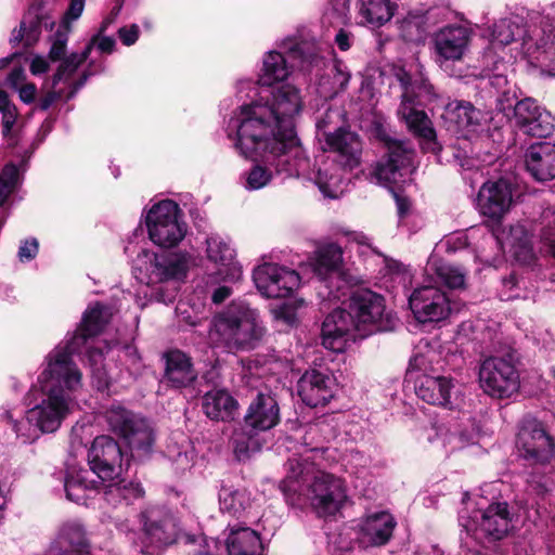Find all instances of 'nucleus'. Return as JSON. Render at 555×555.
Listing matches in <instances>:
<instances>
[{"label": "nucleus", "instance_id": "obj_1", "mask_svg": "<svg viewBox=\"0 0 555 555\" xmlns=\"http://www.w3.org/2000/svg\"><path fill=\"white\" fill-rule=\"evenodd\" d=\"M111 317V308L96 302L85 312L74 335L47 354L37 379L40 397L28 409V420L41 433H55L63 421L79 406L78 396L82 390L83 379L73 354L81 353L86 348L94 387L99 390L108 388L111 377L103 364L102 343H95L93 337L102 331Z\"/></svg>", "mask_w": 555, "mask_h": 555}, {"label": "nucleus", "instance_id": "obj_2", "mask_svg": "<svg viewBox=\"0 0 555 555\" xmlns=\"http://www.w3.org/2000/svg\"><path fill=\"white\" fill-rule=\"evenodd\" d=\"M262 72L258 79L259 99L243 105L229 121V137L237 132V146L248 154L261 149L264 163L279 171L307 175L309 160L295 132V118L302 109L299 90L284 82L285 72Z\"/></svg>", "mask_w": 555, "mask_h": 555}, {"label": "nucleus", "instance_id": "obj_3", "mask_svg": "<svg viewBox=\"0 0 555 555\" xmlns=\"http://www.w3.org/2000/svg\"><path fill=\"white\" fill-rule=\"evenodd\" d=\"M317 428L310 427L304 438V451L299 457L289 459L287 475L281 482V490L295 506L309 504L321 517L338 513L348 500L345 480L324 470H315L310 460L324 453L323 446H312Z\"/></svg>", "mask_w": 555, "mask_h": 555}, {"label": "nucleus", "instance_id": "obj_4", "mask_svg": "<svg viewBox=\"0 0 555 555\" xmlns=\"http://www.w3.org/2000/svg\"><path fill=\"white\" fill-rule=\"evenodd\" d=\"M395 317L385 312L384 298L369 289H359L333 310L322 324V344L325 348L340 350L343 341L353 332L356 337H365L375 332L391 330Z\"/></svg>", "mask_w": 555, "mask_h": 555}, {"label": "nucleus", "instance_id": "obj_5", "mask_svg": "<svg viewBox=\"0 0 555 555\" xmlns=\"http://www.w3.org/2000/svg\"><path fill=\"white\" fill-rule=\"evenodd\" d=\"M90 468L69 466L64 488L66 498L76 503H85L88 493L96 490L100 483L121 477L129 466L119 444L108 436L96 437L88 453Z\"/></svg>", "mask_w": 555, "mask_h": 555}, {"label": "nucleus", "instance_id": "obj_6", "mask_svg": "<svg viewBox=\"0 0 555 555\" xmlns=\"http://www.w3.org/2000/svg\"><path fill=\"white\" fill-rule=\"evenodd\" d=\"M266 332L256 309L245 302H232L214 315L208 338L211 345L229 352L249 351L261 344Z\"/></svg>", "mask_w": 555, "mask_h": 555}, {"label": "nucleus", "instance_id": "obj_7", "mask_svg": "<svg viewBox=\"0 0 555 555\" xmlns=\"http://www.w3.org/2000/svg\"><path fill=\"white\" fill-rule=\"evenodd\" d=\"M398 79L403 87L398 115L411 132L426 141L436 139V131L427 114L416 105L438 106L440 95L422 72H400Z\"/></svg>", "mask_w": 555, "mask_h": 555}, {"label": "nucleus", "instance_id": "obj_8", "mask_svg": "<svg viewBox=\"0 0 555 555\" xmlns=\"http://www.w3.org/2000/svg\"><path fill=\"white\" fill-rule=\"evenodd\" d=\"M189 264L188 253L157 254L141 248L133 259V272L137 280L146 285L180 282L186 278Z\"/></svg>", "mask_w": 555, "mask_h": 555}, {"label": "nucleus", "instance_id": "obj_9", "mask_svg": "<svg viewBox=\"0 0 555 555\" xmlns=\"http://www.w3.org/2000/svg\"><path fill=\"white\" fill-rule=\"evenodd\" d=\"M145 227L149 238L163 248L179 245L188 232L182 210L171 199L160 201L146 211Z\"/></svg>", "mask_w": 555, "mask_h": 555}, {"label": "nucleus", "instance_id": "obj_10", "mask_svg": "<svg viewBox=\"0 0 555 555\" xmlns=\"http://www.w3.org/2000/svg\"><path fill=\"white\" fill-rule=\"evenodd\" d=\"M106 421L109 428L126 441L132 457L143 459L152 452L154 430L145 418L119 405H112L106 411Z\"/></svg>", "mask_w": 555, "mask_h": 555}, {"label": "nucleus", "instance_id": "obj_11", "mask_svg": "<svg viewBox=\"0 0 555 555\" xmlns=\"http://www.w3.org/2000/svg\"><path fill=\"white\" fill-rule=\"evenodd\" d=\"M143 533L140 538V552L152 554L150 548H163L173 544L181 528L176 516L163 507H149L141 513Z\"/></svg>", "mask_w": 555, "mask_h": 555}, {"label": "nucleus", "instance_id": "obj_12", "mask_svg": "<svg viewBox=\"0 0 555 555\" xmlns=\"http://www.w3.org/2000/svg\"><path fill=\"white\" fill-rule=\"evenodd\" d=\"M204 253L207 261L215 268L207 274V284L237 283L242 280L243 269L228 237L218 233L209 234L205 240Z\"/></svg>", "mask_w": 555, "mask_h": 555}, {"label": "nucleus", "instance_id": "obj_13", "mask_svg": "<svg viewBox=\"0 0 555 555\" xmlns=\"http://www.w3.org/2000/svg\"><path fill=\"white\" fill-rule=\"evenodd\" d=\"M415 151L404 141L387 142V155L375 167L374 176L382 185H399L411 180L415 170Z\"/></svg>", "mask_w": 555, "mask_h": 555}, {"label": "nucleus", "instance_id": "obj_14", "mask_svg": "<svg viewBox=\"0 0 555 555\" xmlns=\"http://www.w3.org/2000/svg\"><path fill=\"white\" fill-rule=\"evenodd\" d=\"M479 383L487 395L499 399L511 398L520 385L515 365L501 357H490L481 363Z\"/></svg>", "mask_w": 555, "mask_h": 555}, {"label": "nucleus", "instance_id": "obj_15", "mask_svg": "<svg viewBox=\"0 0 555 555\" xmlns=\"http://www.w3.org/2000/svg\"><path fill=\"white\" fill-rule=\"evenodd\" d=\"M253 280L258 292L267 298L287 297L300 285V276L295 270L272 262L257 266Z\"/></svg>", "mask_w": 555, "mask_h": 555}, {"label": "nucleus", "instance_id": "obj_16", "mask_svg": "<svg viewBox=\"0 0 555 555\" xmlns=\"http://www.w3.org/2000/svg\"><path fill=\"white\" fill-rule=\"evenodd\" d=\"M415 393L428 404L455 409L463 401L460 384L450 376L421 373L415 378Z\"/></svg>", "mask_w": 555, "mask_h": 555}, {"label": "nucleus", "instance_id": "obj_17", "mask_svg": "<svg viewBox=\"0 0 555 555\" xmlns=\"http://www.w3.org/2000/svg\"><path fill=\"white\" fill-rule=\"evenodd\" d=\"M330 12L340 22L349 20L350 0H330ZM361 23L371 28H379L395 15L397 5L391 0H357Z\"/></svg>", "mask_w": 555, "mask_h": 555}, {"label": "nucleus", "instance_id": "obj_18", "mask_svg": "<svg viewBox=\"0 0 555 555\" xmlns=\"http://www.w3.org/2000/svg\"><path fill=\"white\" fill-rule=\"evenodd\" d=\"M513 205V184L505 178L489 180L479 189L476 206L479 214L499 223Z\"/></svg>", "mask_w": 555, "mask_h": 555}, {"label": "nucleus", "instance_id": "obj_19", "mask_svg": "<svg viewBox=\"0 0 555 555\" xmlns=\"http://www.w3.org/2000/svg\"><path fill=\"white\" fill-rule=\"evenodd\" d=\"M409 306L421 323L440 322L451 313L449 297L434 285L415 288L409 296Z\"/></svg>", "mask_w": 555, "mask_h": 555}, {"label": "nucleus", "instance_id": "obj_20", "mask_svg": "<svg viewBox=\"0 0 555 555\" xmlns=\"http://www.w3.org/2000/svg\"><path fill=\"white\" fill-rule=\"evenodd\" d=\"M517 448L524 457L537 463L547 462L555 452V443L542 423L524 420L517 435Z\"/></svg>", "mask_w": 555, "mask_h": 555}, {"label": "nucleus", "instance_id": "obj_21", "mask_svg": "<svg viewBox=\"0 0 555 555\" xmlns=\"http://www.w3.org/2000/svg\"><path fill=\"white\" fill-rule=\"evenodd\" d=\"M460 519L467 531H480L493 539H502L512 528V518L505 502L489 505L483 511L475 513L470 520L465 521V515Z\"/></svg>", "mask_w": 555, "mask_h": 555}, {"label": "nucleus", "instance_id": "obj_22", "mask_svg": "<svg viewBox=\"0 0 555 555\" xmlns=\"http://www.w3.org/2000/svg\"><path fill=\"white\" fill-rule=\"evenodd\" d=\"M335 389L336 382L328 370H308L297 383L298 396L311 408L328 403L334 397Z\"/></svg>", "mask_w": 555, "mask_h": 555}, {"label": "nucleus", "instance_id": "obj_23", "mask_svg": "<svg viewBox=\"0 0 555 555\" xmlns=\"http://www.w3.org/2000/svg\"><path fill=\"white\" fill-rule=\"evenodd\" d=\"M295 67H327L326 59L313 46L302 44L291 49L286 55L270 51L263 57V69H294Z\"/></svg>", "mask_w": 555, "mask_h": 555}, {"label": "nucleus", "instance_id": "obj_24", "mask_svg": "<svg viewBox=\"0 0 555 555\" xmlns=\"http://www.w3.org/2000/svg\"><path fill=\"white\" fill-rule=\"evenodd\" d=\"M515 124L525 134L546 138L554 130L553 117L531 98L518 101L514 107Z\"/></svg>", "mask_w": 555, "mask_h": 555}, {"label": "nucleus", "instance_id": "obj_25", "mask_svg": "<svg viewBox=\"0 0 555 555\" xmlns=\"http://www.w3.org/2000/svg\"><path fill=\"white\" fill-rule=\"evenodd\" d=\"M442 118L450 131L467 137L477 132L488 121V115L469 102L453 101L446 105Z\"/></svg>", "mask_w": 555, "mask_h": 555}, {"label": "nucleus", "instance_id": "obj_26", "mask_svg": "<svg viewBox=\"0 0 555 555\" xmlns=\"http://www.w3.org/2000/svg\"><path fill=\"white\" fill-rule=\"evenodd\" d=\"M324 150L334 152L336 162L344 168L353 169L361 162L362 143L359 135L344 128L325 133Z\"/></svg>", "mask_w": 555, "mask_h": 555}, {"label": "nucleus", "instance_id": "obj_27", "mask_svg": "<svg viewBox=\"0 0 555 555\" xmlns=\"http://www.w3.org/2000/svg\"><path fill=\"white\" fill-rule=\"evenodd\" d=\"M280 421V408L274 397L259 393L250 403L245 415V426L251 433L266 431Z\"/></svg>", "mask_w": 555, "mask_h": 555}, {"label": "nucleus", "instance_id": "obj_28", "mask_svg": "<svg viewBox=\"0 0 555 555\" xmlns=\"http://www.w3.org/2000/svg\"><path fill=\"white\" fill-rule=\"evenodd\" d=\"M396 527L395 518L387 512L366 516L359 525V541L364 546L386 544Z\"/></svg>", "mask_w": 555, "mask_h": 555}, {"label": "nucleus", "instance_id": "obj_29", "mask_svg": "<svg viewBox=\"0 0 555 555\" xmlns=\"http://www.w3.org/2000/svg\"><path fill=\"white\" fill-rule=\"evenodd\" d=\"M526 168L537 181H550L555 178V144L538 142L527 150Z\"/></svg>", "mask_w": 555, "mask_h": 555}, {"label": "nucleus", "instance_id": "obj_30", "mask_svg": "<svg viewBox=\"0 0 555 555\" xmlns=\"http://www.w3.org/2000/svg\"><path fill=\"white\" fill-rule=\"evenodd\" d=\"M341 262L343 249L335 243H325L318 246L308 259L311 270L322 280L338 278Z\"/></svg>", "mask_w": 555, "mask_h": 555}, {"label": "nucleus", "instance_id": "obj_31", "mask_svg": "<svg viewBox=\"0 0 555 555\" xmlns=\"http://www.w3.org/2000/svg\"><path fill=\"white\" fill-rule=\"evenodd\" d=\"M77 72H56L51 86L46 88L44 94L39 99L38 106L42 111L50 108L56 101L74 96L76 91L85 83L87 76L77 81Z\"/></svg>", "mask_w": 555, "mask_h": 555}, {"label": "nucleus", "instance_id": "obj_32", "mask_svg": "<svg viewBox=\"0 0 555 555\" xmlns=\"http://www.w3.org/2000/svg\"><path fill=\"white\" fill-rule=\"evenodd\" d=\"M88 543L78 524L64 525L44 555H85Z\"/></svg>", "mask_w": 555, "mask_h": 555}, {"label": "nucleus", "instance_id": "obj_33", "mask_svg": "<svg viewBox=\"0 0 555 555\" xmlns=\"http://www.w3.org/2000/svg\"><path fill=\"white\" fill-rule=\"evenodd\" d=\"M306 158L310 160L307 156ZM341 171V168L337 165L330 164L319 168V170L314 172L311 168V162H309V172L307 175H291L286 171L284 172L287 177H302L314 181L325 197L337 198L343 193L344 178Z\"/></svg>", "mask_w": 555, "mask_h": 555}, {"label": "nucleus", "instance_id": "obj_34", "mask_svg": "<svg viewBox=\"0 0 555 555\" xmlns=\"http://www.w3.org/2000/svg\"><path fill=\"white\" fill-rule=\"evenodd\" d=\"M197 377L191 359L180 350H171L166 356L165 380L175 388L190 386Z\"/></svg>", "mask_w": 555, "mask_h": 555}, {"label": "nucleus", "instance_id": "obj_35", "mask_svg": "<svg viewBox=\"0 0 555 555\" xmlns=\"http://www.w3.org/2000/svg\"><path fill=\"white\" fill-rule=\"evenodd\" d=\"M469 38V31L462 26L446 27L436 36V50L444 60L462 57Z\"/></svg>", "mask_w": 555, "mask_h": 555}, {"label": "nucleus", "instance_id": "obj_36", "mask_svg": "<svg viewBox=\"0 0 555 555\" xmlns=\"http://www.w3.org/2000/svg\"><path fill=\"white\" fill-rule=\"evenodd\" d=\"M225 547L229 555H263L259 534L248 527H229Z\"/></svg>", "mask_w": 555, "mask_h": 555}, {"label": "nucleus", "instance_id": "obj_37", "mask_svg": "<svg viewBox=\"0 0 555 555\" xmlns=\"http://www.w3.org/2000/svg\"><path fill=\"white\" fill-rule=\"evenodd\" d=\"M234 141V145L236 150L240 152V154H242L245 157H254L255 160L258 162L245 175L244 186L246 190L257 191L267 186L272 180L273 171L276 175H284L285 177H287L285 172H278V169L274 165L270 163H264L262 160L260 147L256 149L255 151L248 154L243 153V151L237 146V132H235Z\"/></svg>", "mask_w": 555, "mask_h": 555}, {"label": "nucleus", "instance_id": "obj_38", "mask_svg": "<svg viewBox=\"0 0 555 555\" xmlns=\"http://www.w3.org/2000/svg\"><path fill=\"white\" fill-rule=\"evenodd\" d=\"M417 439L424 448H431L437 452L448 453L461 447V439L446 424L435 423L423 428Z\"/></svg>", "mask_w": 555, "mask_h": 555}, {"label": "nucleus", "instance_id": "obj_39", "mask_svg": "<svg viewBox=\"0 0 555 555\" xmlns=\"http://www.w3.org/2000/svg\"><path fill=\"white\" fill-rule=\"evenodd\" d=\"M205 414L215 421H230L237 409L234 398L223 389H212L203 398Z\"/></svg>", "mask_w": 555, "mask_h": 555}, {"label": "nucleus", "instance_id": "obj_40", "mask_svg": "<svg viewBox=\"0 0 555 555\" xmlns=\"http://www.w3.org/2000/svg\"><path fill=\"white\" fill-rule=\"evenodd\" d=\"M425 271L448 288L457 289L465 286L466 273L460 267L444 262L435 254L429 257Z\"/></svg>", "mask_w": 555, "mask_h": 555}, {"label": "nucleus", "instance_id": "obj_41", "mask_svg": "<svg viewBox=\"0 0 555 555\" xmlns=\"http://www.w3.org/2000/svg\"><path fill=\"white\" fill-rule=\"evenodd\" d=\"M220 509L223 513L241 518L244 517L250 508L249 495L244 490H236L231 487H221L219 491Z\"/></svg>", "mask_w": 555, "mask_h": 555}, {"label": "nucleus", "instance_id": "obj_42", "mask_svg": "<svg viewBox=\"0 0 555 555\" xmlns=\"http://www.w3.org/2000/svg\"><path fill=\"white\" fill-rule=\"evenodd\" d=\"M107 482L108 485L105 487L104 496L109 504L115 505L120 500L130 503L143 495V489L140 483L132 481L125 482L124 480H120V478Z\"/></svg>", "mask_w": 555, "mask_h": 555}, {"label": "nucleus", "instance_id": "obj_43", "mask_svg": "<svg viewBox=\"0 0 555 555\" xmlns=\"http://www.w3.org/2000/svg\"><path fill=\"white\" fill-rule=\"evenodd\" d=\"M524 30L516 23L509 20H501L494 25L492 33L493 40L491 42V47L486 52L485 57L487 60H492L493 51L496 47L509 44L520 38Z\"/></svg>", "mask_w": 555, "mask_h": 555}, {"label": "nucleus", "instance_id": "obj_44", "mask_svg": "<svg viewBox=\"0 0 555 555\" xmlns=\"http://www.w3.org/2000/svg\"><path fill=\"white\" fill-rule=\"evenodd\" d=\"M25 67H29V69H48L49 62L44 56L26 52H16L0 59V69L15 70L24 69Z\"/></svg>", "mask_w": 555, "mask_h": 555}, {"label": "nucleus", "instance_id": "obj_45", "mask_svg": "<svg viewBox=\"0 0 555 555\" xmlns=\"http://www.w3.org/2000/svg\"><path fill=\"white\" fill-rule=\"evenodd\" d=\"M22 182V172L17 166L7 164L0 172V207L4 206L10 196Z\"/></svg>", "mask_w": 555, "mask_h": 555}, {"label": "nucleus", "instance_id": "obj_46", "mask_svg": "<svg viewBox=\"0 0 555 555\" xmlns=\"http://www.w3.org/2000/svg\"><path fill=\"white\" fill-rule=\"evenodd\" d=\"M4 85L18 93L20 100L26 104L35 101L37 87L29 82L24 72H10Z\"/></svg>", "mask_w": 555, "mask_h": 555}, {"label": "nucleus", "instance_id": "obj_47", "mask_svg": "<svg viewBox=\"0 0 555 555\" xmlns=\"http://www.w3.org/2000/svg\"><path fill=\"white\" fill-rule=\"evenodd\" d=\"M398 23L402 35L408 40H417L425 33L426 16L420 12H409Z\"/></svg>", "mask_w": 555, "mask_h": 555}, {"label": "nucleus", "instance_id": "obj_48", "mask_svg": "<svg viewBox=\"0 0 555 555\" xmlns=\"http://www.w3.org/2000/svg\"><path fill=\"white\" fill-rule=\"evenodd\" d=\"M168 455L177 470L185 472L194 464L195 451L191 443L185 441L181 446L170 444L168 447Z\"/></svg>", "mask_w": 555, "mask_h": 555}, {"label": "nucleus", "instance_id": "obj_49", "mask_svg": "<svg viewBox=\"0 0 555 555\" xmlns=\"http://www.w3.org/2000/svg\"><path fill=\"white\" fill-rule=\"evenodd\" d=\"M542 36L539 38L537 46L539 49L555 52V3H552L542 21Z\"/></svg>", "mask_w": 555, "mask_h": 555}, {"label": "nucleus", "instance_id": "obj_50", "mask_svg": "<svg viewBox=\"0 0 555 555\" xmlns=\"http://www.w3.org/2000/svg\"><path fill=\"white\" fill-rule=\"evenodd\" d=\"M70 29L59 27L50 39L51 47L49 50L48 59L51 62H63L66 53Z\"/></svg>", "mask_w": 555, "mask_h": 555}, {"label": "nucleus", "instance_id": "obj_51", "mask_svg": "<svg viewBox=\"0 0 555 555\" xmlns=\"http://www.w3.org/2000/svg\"><path fill=\"white\" fill-rule=\"evenodd\" d=\"M0 113L2 115L3 134L9 135L17 118V108L3 90H0Z\"/></svg>", "mask_w": 555, "mask_h": 555}, {"label": "nucleus", "instance_id": "obj_52", "mask_svg": "<svg viewBox=\"0 0 555 555\" xmlns=\"http://www.w3.org/2000/svg\"><path fill=\"white\" fill-rule=\"evenodd\" d=\"M13 429L24 443H31L36 441L40 434H42L41 429L34 422L28 420V411L26 412L25 418L18 422H13Z\"/></svg>", "mask_w": 555, "mask_h": 555}, {"label": "nucleus", "instance_id": "obj_53", "mask_svg": "<svg viewBox=\"0 0 555 555\" xmlns=\"http://www.w3.org/2000/svg\"><path fill=\"white\" fill-rule=\"evenodd\" d=\"M176 311L180 322L188 324L190 326L199 325L202 321L206 318L204 312L194 311L193 308L190 310L185 302H179L176 308Z\"/></svg>", "mask_w": 555, "mask_h": 555}, {"label": "nucleus", "instance_id": "obj_54", "mask_svg": "<svg viewBox=\"0 0 555 555\" xmlns=\"http://www.w3.org/2000/svg\"><path fill=\"white\" fill-rule=\"evenodd\" d=\"M116 41L113 37L98 33L87 44V52H91L94 48L101 53L109 54L114 51Z\"/></svg>", "mask_w": 555, "mask_h": 555}, {"label": "nucleus", "instance_id": "obj_55", "mask_svg": "<svg viewBox=\"0 0 555 555\" xmlns=\"http://www.w3.org/2000/svg\"><path fill=\"white\" fill-rule=\"evenodd\" d=\"M85 2L86 0H70L60 27L70 29V24L81 16L85 9Z\"/></svg>", "mask_w": 555, "mask_h": 555}, {"label": "nucleus", "instance_id": "obj_56", "mask_svg": "<svg viewBox=\"0 0 555 555\" xmlns=\"http://www.w3.org/2000/svg\"><path fill=\"white\" fill-rule=\"evenodd\" d=\"M39 250V243L37 238L31 237L21 242L17 257L22 262H28L37 256Z\"/></svg>", "mask_w": 555, "mask_h": 555}, {"label": "nucleus", "instance_id": "obj_57", "mask_svg": "<svg viewBox=\"0 0 555 555\" xmlns=\"http://www.w3.org/2000/svg\"><path fill=\"white\" fill-rule=\"evenodd\" d=\"M541 223L544 225L542 237L546 241H550V251L552 253L553 257L555 258V241L551 240L550 233L547 232L546 228H551V225L555 224V209L553 208H546L543 210L541 215Z\"/></svg>", "mask_w": 555, "mask_h": 555}, {"label": "nucleus", "instance_id": "obj_58", "mask_svg": "<svg viewBox=\"0 0 555 555\" xmlns=\"http://www.w3.org/2000/svg\"><path fill=\"white\" fill-rule=\"evenodd\" d=\"M118 38L126 47L134 44L140 36V27L137 24L122 26L117 31Z\"/></svg>", "mask_w": 555, "mask_h": 555}, {"label": "nucleus", "instance_id": "obj_59", "mask_svg": "<svg viewBox=\"0 0 555 555\" xmlns=\"http://www.w3.org/2000/svg\"><path fill=\"white\" fill-rule=\"evenodd\" d=\"M90 52H87V46L81 53L73 52L67 54L62 62L64 69H76L81 66L88 59Z\"/></svg>", "mask_w": 555, "mask_h": 555}, {"label": "nucleus", "instance_id": "obj_60", "mask_svg": "<svg viewBox=\"0 0 555 555\" xmlns=\"http://www.w3.org/2000/svg\"><path fill=\"white\" fill-rule=\"evenodd\" d=\"M334 41L341 51H347L354 42V36L347 29L340 28L335 35Z\"/></svg>", "mask_w": 555, "mask_h": 555}, {"label": "nucleus", "instance_id": "obj_61", "mask_svg": "<svg viewBox=\"0 0 555 555\" xmlns=\"http://www.w3.org/2000/svg\"><path fill=\"white\" fill-rule=\"evenodd\" d=\"M26 46H33L39 38L41 33V25L39 20L30 21L26 23Z\"/></svg>", "mask_w": 555, "mask_h": 555}, {"label": "nucleus", "instance_id": "obj_62", "mask_svg": "<svg viewBox=\"0 0 555 555\" xmlns=\"http://www.w3.org/2000/svg\"><path fill=\"white\" fill-rule=\"evenodd\" d=\"M225 283L216 287L211 294V300L214 304L219 305L222 304L225 299H228L232 295V288Z\"/></svg>", "mask_w": 555, "mask_h": 555}, {"label": "nucleus", "instance_id": "obj_63", "mask_svg": "<svg viewBox=\"0 0 555 555\" xmlns=\"http://www.w3.org/2000/svg\"><path fill=\"white\" fill-rule=\"evenodd\" d=\"M275 318L284 321L288 325H293L296 322V314L293 309L287 306H282L275 310Z\"/></svg>", "mask_w": 555, "mask_h": 555}, {"label": "nucleus", "instance_id": "obj_64", "mask_svg": "<svg viewBox=\"0 0 555 555\" xmlns=\"http://www.w3.org/2000/svg\"><path fill=\"white\" fill-rule=\"evenodd\" d=\"M386 270L391 275H405L408 269L399 261L386 259Z\"/></svg>", "mask_w": 555, "mask_h": 555}]
</instances>
